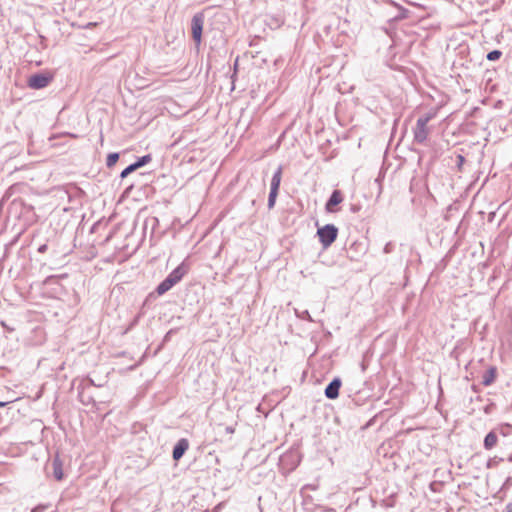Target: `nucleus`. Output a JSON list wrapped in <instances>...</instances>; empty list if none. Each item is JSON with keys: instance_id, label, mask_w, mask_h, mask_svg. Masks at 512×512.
I'll use <instances>...</instances> for the list:
<instances>
[{"instance_id": "1", "label": "nucleus", "mask_w": 512, "mask_h": 512, "mask_svg": "<svg viewBox=\"0 0 512 512\" xmlns=\"http://www.w3.org/2000/svg\"><path fill=\"white\" fill-rule=\"evenodd\" d=\"M317 235L322 246L328 248L336 240L338 229L332 224H327L318 228Z\"/></svg>"}, {"instance_id": "2", "label": "nucleus", "mask_w": 512, "mask_h": 512, "mask_svg": "<svg viewBox=\"0 0 512 512\" xmlns=\"http://www.w3.org/2000/svg\"><path fill=\"white\" fill-rule=\"evenodd\" d=\"M54 78L51 72L34 74L28 79V86L32 89H42L48 86Z\"/></svg>"}, {"instance_id": "3", "label": "nucleus", "mask_w": 512, "mask_h": 512, "mask_svg": "<svg viewBox=\"0 0 512 512\" xmlns=\"http://www.w3.org/2000/svg\"><path fill=\"white\" fill-rule=\"evenodd\" d=\"M434 117L432 114L425 115L423 117H420L417 120L416 128L414 132L415 139L419 142H423L426 140L428 135V128L427 124L428 122Z\"/></svg>"}, {"instance_id": "4", "label": "nucleus", "mask_w": 512, "mask_h": 512, "mask_svg": "<svg viewBox=\"0 0 512 512\" xmlns=\"http://www.w3.org/2000/svg\"><path fill=\"white\" fill-rule=\"evenodd\" d=\"M281 179H282V168L279 167L277 169V171L274 173L272 180H271V190H270L269 199H268L269 208H272L275 205L276 198L278 195V190H279L280 183H281Z\"/></svg>"}, {"instance_id": "5", "label": "nucleus", "mask_w": 512, "mask_h": 512, "mask_svg": "<svg viewBox=\"0 0 512 512\" xmlns=\"http://www.w3.org/2000/svg\"><path fill=\"white\" fill-rule=\"evenodd\" d=\"M203 24H204V15L202 13L194 15L192 18V37L196 43V45H200L202 40V31H203Z\"/></svg>"}, {"instance_id": "6", "label": "nucleus", "mask_w": 512, "mask_h": 512, "mask_svg": "<svg viewBox=\"0 0 512 512\" xmlns=\"http://www.w3.org/2000/svg\"><path fill=\"white\" fill-rule=\"evenodd\" d=\"M344 200L343 194L340 190H334L329 200L326 203L325 209L329 213L336 212L335 206L339 205Z\"/></svg>"}, {"instance_id": "7", "label": "nucleus", "mask_w": 512, "mask_h": 512, "mask_svg": "<svg viewBox=\"0 0 512 512\" xmlns=\"http://www.w3.org/2000/svg\"><path fill=\"white\" fill-rule=\"evenodd\" d=\"M187 271L188 268L185 265L181 264L167 276V279L174 286L181 281V279L186 275Z\"/></svg>"}, {"instance_id": "8", "label": "nucleus", "mask_w": 512, "mask_h": 512, "mask_svg": "<svg viewBox=\"0 0 512 512\" xmlns=\"http://www.w3.org/2000/svg\"><path fill=\"white\" fill-rule=\"evenodd\" d=\"M341 380L335 378L325 389V396L329 399H336L339 396Z\"/></svg>"}, {"instance_id": "9", "label": "nucleus", "mask_w": 512, "mask_h": 512, "mask_svg": "<svg viewBox=\"0 0 512 512\" xmlns=\"http://www.w3.org/2000/svg\"><path fill=\"white\" fill-rule=\"evenodd\" d=\"M189 448V442L187 439H180L173 449V459L178 461Z\"/></svg>"}, {"instance_id": "10", "label": "nucleus", "mask_w": 512, "mask_h": 512, "mask_svg": "<svg viewBox=\"0 0 512 512\" xmlns=\"http://www.w3.org/2000/svg\"><path fill=\"white\" fill-rule=\"evenodd\" d=\"M497 378V368L495 366H491L487 369V371L482 376V384L484 386H490L495 382Z\"/></svg>"}, {"instance_id": "11", "label": "nucleus", "mask_w": 512, "mask_h": 512, "mask_svg": "<svg viewBox=\"0 0 512 512\" xmlns=\"http://www.w3.org/2000/svg\"><path fill=\"white\" fill-rule=\"evenodd\" d=\"M53 475L56 480L60 481L64 477L63 464L59 457H55L53 460Z\"/></svg>"}, {"instance_id": "12", "label": "nucleus", "mask_w": 512, "mask_h": 512, "mask_svg": "<svg viewBox=\"0 0 512 512\" xmlns=\"http://www.w3.org/2000/svg\"><path fill=\"white\" fill-rule=\"evenodd\" d=\"M498 442V437L495 432H489L484 438V447L486 450H491L496 446Z\"/></svg>"}, {"instance_id": "13", "label": "nucleus", "mask_w": 512, "mask_h": 512, "mask_svg": "<svg viewBox=\"0 0 512 512\" xmlns=\"http://www.w3.org/2000/svg\"><path fill=\"white\" fill-rule=\"evenodd\" d=\"M173 287L172 283L166 278L156 288V292L159 296L165 294Z\"/></svg>"}, {"instance_id": "14", "label": "nucleus", "mask_w": 512, "mask_h": 512, "mask_svg": "<svg viewBox=\"0 0 512 512\" xmlns=\"http://www.w3.org/2000/svg\"><path fill=\"white\" fill-rule=\"evenodd\" d=\"M151 161V156L150 155H145L143 157H141L137 162L134 163V166L136 169L146 165L147 163H149Z\"/></svg>"}, {"instance_id": "15", "label": "nucleus", "mask_w": 512, "mask_h": 512, "mask_svg": "<svg viewBox=\"0 0 512 512\" xmlns=\"http://www.w3.org/2000/svg\"><path fill=\"white\" fill-rule=\"evenodd\" d=\"M119 159V155L117 153H111L107 156V166L112 167L114 166Z\"/></svg>"}, {"instance_id": "16", "label": "nucleus", "mask_w": 512, "mask_h": 512, "mask_svg": "<svg viewBox=\"0 0 512 512\" xmlns=\"http://www.w3.org/2000/svg\"><path fill=\"white\" fill-rule=\"evenodd\" d=\"M502 55V52L499 50H493L487 54V59L490 61L498 60Z\"/></svg>"}, {"instance_id": "17", "label": "nucleus", "mask_w": 512, "mask_h": 512, "mask_svg": "<svg viewBox=\"0 0 512 512\" xmlns=\"http://www.w3.org/2000/svg\"><path fill=\"white\" fill-rule=\"evenodd\" d=\"M136 168L134 166V164H131L129 165L127 168H125L122 172H121V177L122 178H125L127 177L130 173H132L133 171H135Z\"/></svg>"}, {"instance_id": "18", "label": "nucleus", "mask_w": 512, "mask_h": 512, "mask_svg": "<svg viewBox=\"0 0 512 512\" xmlns=\"http://www.w3.org/2000/svg\"><path fill=\"white\" fill-rule=\"evenodd\" d=\"M7 403L6 402H0V408L4 407Z\"/></svg>"}, {"instance_id": "19", "label": "nucleus", "mask_w": 512, "mask_h": 512, "mask_svg": "<svg viewBox=\"0 0 512 512\" xmlns=\"http://www.w3.org/2000/svg\"><path fill=\"white\" fill-rule=\"evenodd\" d=\"M464 160L463 156H459V162H462Z\"/></svg>"}]
</instances>
